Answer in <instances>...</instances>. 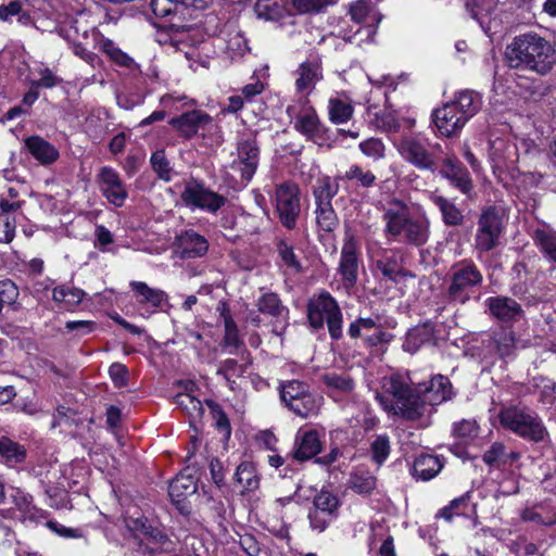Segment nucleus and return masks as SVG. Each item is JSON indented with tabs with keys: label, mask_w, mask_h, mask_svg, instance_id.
<instances>
[{
	"label": "nucleus",
	"mask_w": 556,
	"mask_h": 556,
	"mask_svg": "<svg viewBox=\"0 0 556 556\" xmlns=\"http://www.w3.org/2000/svg\"><path fill=\"white\" fill-rule=\"evenodd\" d=\"M384 235L389 241L422 247L430 236V223L426 217H413L407 203L391 197L381 205Z\"/></svg>",
	"instance_id": "1"
},
{
	"label": "nucleus",
	"mask_w": 556,
	"mask_h": 556,
	"mask_svg": "<svg viewBox=\"0 0 556 556\" xmlns=\"http://www.w3.org/2000/svg\"><path fill=\"white\" fill-rule=\"evenodd\" d=\"M505 58L509 67L530 71L541 76L548 74L556 63L552 45L535 33L515 37L506 47Z\"/></svg>",
	"instance_id": "2"
},
{
	"label": "nucleus",
	"mask_w": 556,
	"mask_h": 556,
	"mask_svg": "<svg viewBox=\"0 0 556 556\" xmlns=\"http://www.w3.org/2000/svg\"><path fill=\"white\" fill-rule=\"evenodd\" d=\"M383 394L377 393L376 399L388 413L415 421L424 416L427 400L422 397V389L410 386L409 378L401 374H392L382 379Z\"/></svg>",
	"instance_id": "3"
},
{
	"label": "nucleus",
	"mask_w": 556,
	"mask_h": 556,
	"mask_svg": "<svg viewBox=\"0 0 556 556\" xmlns=\"http://www.w3.org/2000/svg\"><path fill=\"white\" fill-rule=\"evenodd\" d=\"M481 98L472 90L458 92L455 100L432 113L438 131L447 138L458 136L465 124L479 111Z\"/></svg>",
	"instance_id": "4"
},
{
	"label": "nucleus",
	"mask_w": 556,
	"mask_h": 556,
	"mask_svg": "<svg viewBox=\"0 0 556 556\" xmlns=\"http://www.w3.org/2000/svg\"><path fill=\"white\" fill-rule=\"evenodd\" d=\"M500 425L507 431L531 444H546L549 432L542 417L526 406L510 405L498 412Z\"/></svg>",
	"instance_id": "5"
},
{
	"label": "nucleus",
	"mask_w": 556,
	"mask_h": 556,
	"mask_svg": "<svg viewBox=\"0 0 556 556\" xmlns=\"http://www.w3.org/2000/svg\"><path fill=\"white\" fill-rule=\"evenodd\" d=\"M340 177H318L312 187L315 203V220L318 231L333 232L340 225L339 217L332 206V199L339 192Z\"/></svg>",
	"instance_id": "6"
},
{
	"label": "nucleus",
	"mask_w": 556,
	"mask_h": 556,
	"mask_svg": "<svg viewBox=\"0 0 556 556\" xmlns=\"http://www.w3.org/2000/svg\"><path fill=\"white\" fill-rule=\"evenodd\" d=\"M483 282V275L470 260H464L452 266L450 283L445 293L448 303L465 304Z\"/></svg>",
	"instance_id": "7"
},
{
	"label": "nucleus",
	"mask_w": 556,
	"mask_h": 556,
	"mask_svg": "<svg viewBox=\"0 0 556 556\" xmlns=\"http://www.w3.org/2000/svg\"><path fill=\"white\" fill-rule=\"evenodd\" d=\"M279 395L282 404L294 415L308 418L320 408L321 396L314 394L309 386L300 380H288L280 383Z\"/></svg>",
	"instance_id": "8"
},
{
	"label": "nucleus",
	"mask_w": 556,
	"mask_h": 556,
	"mask_svg": "<svg viewBox=\"0 0 556 556\" xmlns=\"http://www.w3.org/2000/svg\"><path fill=\"white\" fill-rule=\"evenodd\" d=\"M504 229V210L502 207L490 205L482 208L473 239L476 252L484 254L497 249Z\"/></svg>",
	"instance_id": "9"
},
{
	"label": "nucleus",
	"mask_w": 556,
	"mask_h": 556,
	"mask_svg": "<svg viewBox=\"0 0 556 556\" xmlns=\"http://www.w3.org/2000/svg\"><path fill=\"white\" fill-rule=\"evenodd\" d=\"M307 318L314 329L324 328L326 323L331 339L342 338V313L337 301L328 292H321L308 302Z\"/></svg>",
	"instance_id": "10"
},
{
	"label": "nucleus",
	"mask_w": 556,
	"mask_h": 556,
	"mask_svg": "<svg viewBox=\"0 0 556 556\" xmlns=\"http://www.w3.org/2000/svg\"><path fill=\"white\" fill-rule=\"evenodd\" d=\"M150 8L154 16L162 21L156 24L159 41L175 46L178 42L176 37L189 30V26L185 25L181 18L184 8L174 0H151Z\"/></svg>",
	"instance_id": "11"
},
{
	"label": "nucleus",
	"mask_w": 556,
	"mask_h": 556,
	"mask_svg": "<svg viewBox=\"0 0 556 556\" xmlns=\"http://www.w3.org/2000/svg\"><path fill=\"white\" fill-rule=\"evenodd\" d=\"M127 528L140 541L144 549L153 556H174L176 542L160 529L152 527L146 518H130Z\"/></svg>",
	"instance_id": "12"
},
{
	"label": "nucleus",
	"mask_w": 556,
	"mask_h": 556,
	"mask_svg": "<svg viewBox=\"0 0 556 556\" xmlns=\"http://www.w3.org/2000/svg\"><path fill=\"white\" fill-rule=\"evenodd\" d=\"M275 211L280 224L293 230L301 214V191L296 184L286 181L275 188Z\"/></svg>",
	"instance_id": "13"
},
{
	"label": "nucleus",
	"mask_w": 556,
	"mask_h": 556,
	"mask_svg": "<svg viewBox=\"0 0 556 556\" xmlns=\"http://www.w3.org/2000/svg\"><path fill=\"white\" fill-rule=\"evenodd\" d=\"M260 144L257 132L244 131L237 141V159L232 162V168L240 172L241 179L250 181L260 163Z\"/></svg>",
	"instance_id": "14"
},
{
	"label": "nucleus",
	"mask_w": 556,
	"mask_h": 556,
	"mask_svg": "<svg viewBox=\"0 0 556 556\" xmlns=\"http://www.w3.org/2000/svg\"><path fill=\"white\" fill-rule=\"evenodd\" d=\"M180 198L187 206L198 207L210 213H216L227 202L224 195L214 192L203 181L197 179L186 182Z\"/></svg>",
	"instance_id": "15"
},
{
	"label": "nucleus",
	"mask_w": 556,
	"mask_h": 556,
	"mask_svg": "<svg viewBox=\"0 0 556 556\" xmlns=\"http://www.w3.org/2000/svg\"><path fill=\"white\" fill-rule=\"evenodd\" d=\"M208 240L193 229H185L176 235L173 249L180 260L200 258L206 255Z\"/></svg>",
	"instance_id": "16"
},
{
	"label": "nucleus",
	"mask_w": 556,
	"mask_h": 556,
	"mask_svg": "<svg viewBox=\"0 0 556 556\" xmlns=\"http://www.w3.org/2000/svg\"><path fill=\"white\" fill-rule=\"evenodd\" d=\"M359 251L357 242L353 237L348 238L341 250L339 273L342 277L343 286L352 289L358 280Z\"/></svg>",
	"instance_id": "17"
},
{
	"label": "nucleus",
	"mask_w": 556,
	"mask_h": 556,
	"mask_svg": "<svg viewBox=\"0 0 556 556\" xmlns=\"http://www.w3.org/2000/svg\"><path fill=\"white\" fill-rule=\"evenodd\" d=\"M294 128L308 140L321 146L328 139V128L320 122L316 111L307 108L295 117Z\"/></svg>",
	"instance_id": "18"
},
{
	"label": "nucleus",
	"mask_w": 556,
	"mask_h": 556,
	"mask_svg": "<svg viewBox=\"0 0 556 556\" xmlns=\"http://www.w3.org/2000/svg\"><path fill=\"white\" fill-rule=\"evenodd\" d=\"M168 123L178 131L180 137L189 140L195 136L200 129H204L207 125H211L213 119L207 113L192 110L173 117Z\"/></svg>",
	"instance_id": "19"
},
{
	"label": "nucleus",
	"mask_w": 556,
	"mask_h": 556,
	"mask_svg": "<svg viewBox=\"0 0 556 556\" xmlns=\"http://www.w3.org/2000/svg\"><path fill=\"white\" fill-rule=\"evenodd\" d=\"M100 190L106 200L119 207L128 197L127 189L118 173L111 167H102L99 173Z\"/></svg>",
	"instance_id": "20"
},
{
	"label": "nucleus",
	"mask_w": 556,
	"mask_h": 556,
	"mask_svg": "<svg viewBox=\"0 0 556 556\" xmlns=\"http://www.w3.org/2000/svg\"><path fill=\"white\" fill-rule=\"evenodd\" d=\"M485 305L490 315L503 323L519 320L525 314L516 300L505 295L491 296L485 300Z\"/></svg>",
	"instance_id": "21"
},
{
	"label": "nucleus",
	"mask_w": 556,
	"mask_h": 556,
	"mask_svg": "<svg viewBox=\"0 0 556 556\" xmlns=\"http://www.w3.org/2000/svg\"><path fill=\"white\" fill-rule=\"evenodd\" d=\"M195 472L194 467L187 466L172 480L168 485V495L173 503L179 505L185 498L197 492L198 478Z\"/></svg>",
	"instance_id": "22"
},
{
	"label": "nucleus",
	"mask_w": 556,
	"mask_h": 556,
	"mask_svg": "<svg viewBox=\"0 0 556 556\" xmlns=\"http://www.w3.org/2000/svg\"><path fill=\"white\" fill-rule=\"evenodd\" d=\"M440 173L462 193L470 195L473 188L472 180L466 167L455 156L443 160Z\"/></svg>",
	"instance_id": "23"
},
{
	"label": "nucleus",
	"mask_w": 556,
	"mask_h": 556,
	"mask_svg": "<svg viewBox=\"0 0 556 556\" xmlns=\"http://www.w3.org/2000/svg\"><path fill=\"white\" fill-rule=\"evenodd\" d=\"M402 155L412 164L420 169L434 172L437 163L432 154L418 140L408 138L401 143Z\"/></svg>",
	"instance_id": "24"
},
{
	"label": "nucleus",
	"mask_w": 556,
	"mask_h": 556,
	"mask_svg": "<svg viewBox=\"0 0 556 556\" xmlns=\"http://www.w3.org/2000/svg\"><path fill=\"white\" fill-rule=\"evenodd\" d=\"M295 88L299 92H312L318 81L323 79L321 61L318 58L308 59L296 70Z\"/></svg>",
	"instance_id": "25"
},
{
	"label": "nucleus",
	"mask_w": 556,
	"mask_h": 556,
	"mask_svg": "<svg viewBox=\"0 0 556 556\" xmlns=\"http://www.w3.org/2000/svg\"><path fill=\"white\" fill-rule=\"evenodd\" d=\"M320 451L321 442L318 432L308 430L296 435L292 457L298 462H305L315 457Z\"/></svg>",
	"instance_id": "26"
},
{
	"label": "nucleus",
	"mask_w": 556,
	"mask_h": 556,
	"mask_svg": "<svg viewBox=\"0 0 556 556\" xmlns=\"http://www.w3.org/2000/svg\"><path fill=\"white\" fill-rule=\"evenodd\" d=\"M25 147L33 157L41 165H50L60 156L58 149L39 136H30L26 138Z\"/></svg>",
	"instance_id": "27"
},
{
	"label": "nucleus",
	"mask_w": 556,
	"mask_h": 556,
	"mask_svg": "<svg viewBox=\"0 0 556 556\" xmlns=\"http://www.w3.org/2000/svg\"><path fill=\"white\" fill-rule=\"evenodd\" d=\"M422 392L430 405L441 404L454 396L453 386L450 379L443 375L433 376L429 386L425 387Z\"/></svg>",
	"instance_id": "28"
},
{
	"label": "nucleus",
	"mask_w": 556,
	"mask_h": 556,
	"mask_svg": "<svg viewBox=\"0 0 556 556\" xmlns=\"http://www.w3.org/2000/svg\"><path fill=\"white\" fill-rule=\"evenodd\" d=\"M443 468V462L439 456L420 454L413 464V476L422 481L434 478Z\"/></svg>",
	"instance_id": "29"
},
{
	"label": "nucleus",
	"mask_w": 556,
	"mask_h": 556,
	"mask_svg": "<svg viewBox=\"0 0 556 556\" xmlns=\"http://www.w3.org/2000/svg\"><path fill=\"white\" fill-rule=\"evenodd\" d=\"M430 200L440 211L446 226L457 227L463 225L464 215L453 201L437 192L430 194Z\"/></svg>",
	"instance_id": "30"
},
{
	"label": "nucleus",
	"mask_w": 556,
	"mask_h": 556,
	"mask_svg": "<svg viewBox=\"0 0 556 556\" xmlns=\"http://www.w3.org/2000/svg\"><path fill=\"white\" fill-rule=\"evenodd\" d=\"M26 450L7 437H0V460L10 467L24 463Z\"/></svg>",
	"instance_id": "31"
},
{
	"label": "nucleus",
	"mask_w": 556,
	"mask_h": 556,
	"mask_svg": "<svg viewBox=\"0 0 556 556\" xmlns=\"http://www.w3.org/2000/svg\"><path fill=\"white\" fill-rule=\"evenodd\" d=\"M532 239L540 252L548 261L556 263V231L538 228L533 231Z\"/></svg>",
	"instance_id": "32"
},
{
	"label": "nucleus",
	"mask_w": 556,
	"mask_h": 556,
	"mask_svg": "<svg viewBox=\"0 0 556 556\" xmlns=\"http://www.w3.org/2000/svg\"><path fill=\"white\" fill-rule=\"evenodd\" d=\"M376 265L383 278L395 283L403 274L402 266L393 251L384 250L377 260Z\"/></svg>",
	"instance_id": "33"
},
{
	"label": "nucleus",
	"mask_w": 556,
	"mask_h": 556,
	"mask_svg": "<svg viewBox=\"0 0 556 556\" xmlns=\"http://www.w3.org/2000/svg\"><path fill=\"white\" fill-rule=\"evenodd\" d=\"M492 342L501 358L510 357L516 350V336L509 328H501L492 334Z\"/></svg>",
	"instance_id": "34"
},
{
	"label": "nucleus",
	"mask_w": 556,
	"mask_h": 556,
	"mask_svg": "<svg viewBox=\"0 0 556 556\" xmlns=\"http://www.w3.org/2000/svg\"><path fill=\"white\" fill-rule=\"evenodd\" d=\"M433 338L432 330L427 326H418L410 329L405 337L403 342V350L414 354L424 344L429 343Z\"/></svg>",
	"instance_id": "35"
},
{
	"label": "nucleus",
	"mask_w": 556,
	"mask_h": 556,
	"mask_svg": "<svg viewBox=\"0 0 556 556\" xmlns=\"http://www.w3.org/2000/svg\"><path fill=\"white\" fill-rule=\"evenodd\" d=\"M175 403L187 413L190 425H195L202 419L204 408L195 396L190 393H179L175 396Z\"/></svg>",
	"instance_id": "36"
},
{
	"label": "nucleus",
	"mask_w": 556,
	"mask_h": 556,
	"mask_svg": "<svg viewBox=\"0 0 556 556\" xmlns=\"http://www.w3.org/2000/svg\"><path fill=\"white\" fill-rule=\"evenodd\" d=\"M354 113L353 105L340 98H330L328 100V115L333 124H343L349 122Z\"/></svg>",
	"instance_id": "37"
},
{
	"label": "nucleus",
	"mask_w": 556,
	"mask_h": 556,
	"mask_svg": "<svg viewBox=\"0 0 556 556\" xmlns=\"http://www.w3.org/2000/svg\"><path fill=\"white\" fill-rule=\"evenodd\" d=\"M257 307L261 313L276 318H286L289 313L288 308L282 305L278 294L274 292L264 293L257 301Z\"/></svg>",
	"instance_id": "38"
},
{
	"label": "nucleus",
	"mask_w": 556,
	"mask_h": 556,
	"mask_svg": "<svg viewBox=\"0 0 556 556\" xmlns=\"http://www.w3.org/2000/svg\"><path fill=\"white\" fill-rule=\"evenodd\" d=\"M220 317L224 319L225 327V336H224V346L231 349H240L244 345L243 341L239 337V330L236 321L231 317V314L227 307H223L220 313Z\"/></svg>",
	"instance_id": "39"
},
{
	"label": "nucleus",
	"mask_w": 556,
	"mask_h": 556,
	"mask_svg": "<svg viewBox=\"0 0 556 556\" xmlns=\"http://www.w3.org/2000/svg\"><path fill=\"white\" fill-rule=\"evenodd\" d=\"M236 481L243 486L247 492H253L258 489L260 479L256 475V469L253 464L243 462L241 463L235 473Z\"/></svg>",
	"instance_id": "40"
},
{
	"label": "nucleus",
	"mask_w": 556,
	"mask_h": 556,
	"mask_svg": "<svg viewBox=\"0 0 556 556\" xmlns=\"http://www.w3.org/2000/svg\"><path fill=\"white\" fill-rule=\"evenodd\" d=\"M131 289L142 299L140 303H150L154 307H160L166 299V293L160 289L150 288L146 282L131 281Z\"/></svg>",
	"instance_id": "41"
},
{
	"label": "nucleus",
	"mask_w": 556,
	"mask_h": 556,
	"mask_svg": "<svg viewBox=\"0 0 556 556\" xmlns=\"http://www.w3.org/2000/svg\"><path fill=\"white\" fill-rule=\"evenodd\" d=\"M276 249L285 266L292 269L294 273H301L303 270V266L294 253L293 245L290 244L287 239H277Z\"/></svg>",
	"instance_id": "42"
},
{
	"label": "nucleus",
	"mask_w": 556,
	"mask_h": 556,
	"mask_svg": "<svg viewBox=\"0 0 556 556\" xmlns=\"http://www.w3.org/2000/svg\"><path fill=\"white\" fill-rule=\"evenodd\" d=\"M320 379L328 389L340 393H350L355 387L354 380L348 374L327 372Z\"/></svg>",
	"instance_id": "43"
},
{
	"label": "nucleus",
	"mask_w": 556,
	"mask_h": 556,
	"mask_svg": "<svg viewBox=\"0 0 556 556\" xmlns=\"http://www.w3.org/2000/svg\"><path fill=\"white\" fill-rule=\"evenodd\" d=\"M85 296V292L75 287L70 286H59L55 287L52 291V299L58 303H65L68 306L78 305Z\"/></svg>",
	"instance_id": "44"
},
{
	"label": "nucleus",
	"mask_w": 556,
	"mask_h": 556,
	"mask_svg": "<svg viewBox=\"0 0 556 556\" xmlns=\"http://www.w3.org/2000/svg\"><path fill=\"white\" fill-rule=\"evenodd\" d=\"M376 485V477L367 470H358L350 479V489L357 494H369Z\"/></svg>",
	"instance_id": "45"
},
{
	"label": "nucleus",
	"mask_w": 556,
	"mask_h": 556,
	"mask_svg": "<svg viewBox=\"0 0 556 556\" xmlns=\"http://www.w3.org/2000/svg\"><path fill=\"white\" fill-rule=\"evenodd\" d=\"M340 506V501L332 492L329 490H320L313 501V508L331 514L333 516H338V508Z\"/></svg>",
	"instance_id": "46"
},
{
	"label": "nucleus",
	"mask_w": 556,
	"mask_h": 556,
	"mask_svg": "<svg viewBox=\"0 0 556 556\" xmlns=\"http://www.w3.org/2000/svg\"><path fill=\"white\" fill-rule=\"evenodd\" d=\"M479 433V426L473 419H463L453 425V435L463 443L476 439Z\"/></svg>",
	"instance_id": "47"
},
{
	"label": "nucleus",
	"mask_w": 556,
	"mask_h": 556,
	"mask_svg": "<svg viewBox=\"0 0 556 556\" xmlns=\"http://www.w3.org/2000/svg\"><path fill=\"white\" fill-rule=\"evenodd\" d=\"M506 456V445L502 442H494L492 445L483 453L482 460L489 467L500 468L501 466L507 465Z\"/></svg>",
	"instance_id": "48"
},
{
	"label": "nucleus",
	"mask_w": 556,
	"mask_h": 556,
	"mask_svg": "<svg viewBox=\"0 0 556 556\" xmlns=\"http://www.w3.org/2000/svg\"><path fill=\"white\" fill-rule=\"evenodd\" d=\"M470 493L467 492L462 496L454 498L450 502V505L445 506L440 510V516L446 520H451L454 515H463L466 513L469 506Z\"/></svg>",
	"instance_id": "49"
},
{
	"label": "nucleus",
	"mask_w": 556,
	"mask_h": 556,
	"mask_svg": "<svg viewBox=\"0 0 556 556\" xmlns=\"http://www.w3.org/2000/svg\"><path fill=\"white\" fill-rule=\"evenodd\" d=\"M348 180H356L358 186L370 188L376 182V176L370 170H364L358 165H352L344 175Z\"/></svg>",
	"instance_id": "50"
},
{
	"label": "nucleus",
	"mask_w": 556,
	"mask_h": 556,
	"mask_svg": "<svg viewBox=\"0 0 556 556\" xmlns=\"http://www.w3.org/2000/svg\"><path fill=\"white\" fill-rule=\"evenodd\" d=\"M390 440L389 437L378 435L370 445L372 459L376 464L381 465L390 454Z\"/></svg>",
	"instance_id": "51"
},
{
	"label": "nucleus",
	"mask_w": 556,
	"mask_h": 556,
	"mask_svg": "<svg viewBox=\"0 0 556 556\" xmlns=\"http://www.w3.org/2000/svg\"><path fill=\"white\" fill-rule=\"evenodd\" d=\"M151 165L154 172L159 175V177L163 180L168 181L170 179V166L169 162L165 155L164 150H156L151 155Z\"/></svg>",
	"instance_id": "52"
},
{
	"label": "nucleus",
	"mask_w": 556,
	"mask_h": 556,
	"mask_svg": "<svg viewBox=\"0 0 556 556\" xmlns=\"http://www.w3.org/2000/svg\"><path fill=\"white\" fill-rule=\"evenodd\" d=\"M379 327L377 319L371 317H361L350 325L349 334L351 338L356 339L362 337L364 333H369L370 331L376 330Z\"/></svg>",
	"instance_id": "53"
},
{
	"label": "nucleus",
	"mask_w": 556,
	"mask_h": 556,
	"mask_svg": "<svg viewBox=\"0 0 556 556\" xmlns=\"http://www.w3.org/2000/svg\"><path fill=\"white\" fill-rule=\"evenodd\" d=\"M336 518L337 516L314 508L308 513V520L312 530L319 533L324 532Z\"/></svg>",
	"instance_id": "54"
},
{
	"label": "nucleus",
	"mask_w": 556,
	"mask_h": 556,
	"mask_svg": "<svg viewBox=\"0 0 556 556\" xmlns=\"http://www.w3.org/2000/svg\"><path fill=\"white\" fill-rule=\"evenodd\" d=\"M206 404L211 408V414L215 420V427L224 433L226 438L230 437L231 428L230 422L225 414V412L220 408V406L213 401H207Z\"/></svg>",
	"instance_id": "55"
},
{
	"label": "nucleus",
	"mask_w": 556,
	"mask_h": 556,
	"mask_svg": "<svg viewBox=\"0 0 556 556\" xmlns=\"http://www.w3.org/2000/svg\"><path fill=\"white\" fill-rule=\"evenodd\" d=\"M103 49L105 53L111 58V60L116 64L127 68H131L136 65L135 61L121 49L116 48L112 41L104 42Z\"/></svg>",
	"instance_id": "56"
},
{
	"label": "nucleus",
	"mask_w": 556,
	"mask_h": 556,
	"mask_svg": "<svg viewBox=\"0 0 556 556\" xmlns=\"http://www.w3.org/2000/svg\"><path fill=\"white\" fill-rule=\"evenodd\" d=\"M333 3L334 0H293L294 8L301 13H318Z\"/></svg>",
	"instance_id": "57"
},
{
	"label": "nucleus",
	"mask_w": 556,
	"mask_h": 556,
	"mask_svg": "<svg viewBox=\"0 0 556 556\" xmlns=\"http://www.w3.org/2000/svg\"><path fill=\"white\" fill-rule=\"evenodd\" d=\"M359 150L368 157L374 160L382 159L384 155V144L378 138H369L359 143Z\"/></svg>",
	"instance_id": "58"
},
{
	"label": "nucleus",
	"mask_w": 556,
	"mask_h": 556,
	"mask_svg": "<svg viewBox=\"0 0 556 556\" xmlns=\"http://www.w3.org/2000/svg\"><path fill=\"white\" fill-rule=\"evenodd\" d=\"M247 365L239 364L233 358L225 359L219 368L217 369L218 375H223L226 379H230L231 377H240L245 372Z\"/></svg>",
	"instance_id": "59"
},
{
	"label": "nucleus",
	"mask_w": 556,
	"mask_h": 556,
	"mask_svg": "<svg viewBox=\"0 0 556 556\" xmlns=\"http://www.w3.org/2000/svg\"><path fill=\"white\" fill-rule=\"evenodd\" d=\"M18 296V290L15 283L9 279L0 281V304L3 307L5 304L11 305L15 303Z\"/></svg>",
	"instance_id": "60"
},
{
	"label": "nucleus",
	"mask_w": 556,
	"mask_h": 556,
	"mask_svg": "<svg viewBox=\"0 0 556 556\" xmlns=\"http://www.w3.org/2000/svg\"><path fill=\"white\" fill-rule=\"evenodd\" d=\"M15 236V219L0 214V243H10Z\"/></svg>",
	"instance_id": "61"
},
{
	"label": "nucleus",
	"mask_w": 556,
	"mask_h": 556,
	"mask_svg": "<svg viewBox=\"0 0 556 556\" xmlns=\"http://www.w3.org/2000/svg\"><path fill=\"white\" fill-rule=\"evenodd\" d=\"M362 337L368 346L387 344L393 339V334L384 331L381 327L374 330L372 333H364Z\"/></svg>",
	"instance_id": "62"
},
{
	"label": "nucleus",
	"mask_w": 556,
	"mask_h": 556,
	"mask_svg": "<svg viewBox=\"0 0 556 556\" xmlns=\"http://www.w3.org/2000/svg\"><path fill=\"white\" fill-rule=\"evenodd\" d=\"M22 5L18 1H11L9 4L0 5V20L3 22H10L12 16H18V21L28 18L25 14L21 15Z\"/></svg>",
	"instance_id": "63"
},
{
	"label": "nucleus",
	"mask_w": 556,
	"mask_h": 556,
	"mask_svg": "<svg viewBox=\"0 0 556 556\" xmlns=\"http://www.w3.org/2000/svg\"><path fill=\"white\" fill-rule=\"evenodd\" d=\"M11 498L15 504L16 508L24 513H29L33 507L31 495L23 492L20 489H15L11 494Z\"/></svg>",
	"instance_id": "64"
}]
</instances>
